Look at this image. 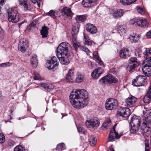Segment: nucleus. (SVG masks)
I'll return each instance as SVG.
<instances>
[{
	"label": "nucleus",
	"mask_w": 151,
	"mask_h": 151,
	"mask_svg": "<svg viewBox=\"0 0 151 151\" xmlns=\"http://www.w3.org/2000/svg\"><path fill=\"white\" fill-rule=\"evenodd\" d=\"M118 81L117 79L113 77L111 74H108L104 76L99 80V83L101 84L109 83H116Z\"/></svg>",
	"instance_id": "423d86ee"
},
{
	"label": "nucleus",
	"mask_w": 151,
	"mask_h": 151,
	"mask_svg": "<svg viewBox=\"0 0 151 151\" xmlns=\"http://www.w3.org/2000/svg\"><path fill=\"white\" fill-rule=\"evenodd\" d=\"M145 142V151H150L149 145L146 139Z\"/></svg>",
	"instance_id": "3c124183"
},
{
	"label": "nucleus",
	"mask_w": 151,
	"mask_h": 151,
	"mask_svg": "<svg viewBox=\"0 0 151 151\" xmlns=\"http://www.w3.org/2000/svg\"><path fill=\"white\" fill-rule=\"evenodd\" d=\"M93 58L96 60L98 63L101 65H103V63L102 61L99 58V57L98 55V53L97 52H94L93 54Z\"/></svg>",
	"instance_id": "72a5a7b5"
},
{
	"label": "nucleus",
	"mask_w": 151,
	"mask_h": 151,
	"mask_svg": "<svg viewBox=\"0 0 151 151\" xmlns=\"http://www.w3.org/2000/svg\"><path fill=\"white\" fill-rule=\"evenodd\" d=\"M58 64V62L56 57L53 56L51 60L48 61L47 65L49 69H53L57 66Z\"/></svg>",
	"instance_id": "4468645a"
},
{
	"label": "nucleus",
	"mask_w": 151,
	"mask_h": 151,
	"mask_svg": "<svg viewBox=\"0 0 151 151\" xmlns=\"http://www.w3.org/2000/svg\"><path fill=\"white\" fill-rule=\"evenodd\" d=\"M73 45L75 49H77L80 46V43L77 41H75L74 43H73Z\"/></svg>",
	"instance_id": "4d7b16f0"
},
{
	"label": "nucleus",
	"mask_w": 151,
	"mask_h": 151,
	"mask_svg": "<svg viewBox=\"0 0 151 151\" xmlns=\"http://www.w3.org/2000/svg\"><path fill=\"white\" fill-rule=\"evenodd\" d=\"M137 11L138 12L142 15L144 14V11L142 7L139 6L137 7Z\"/></svg>",
	"instance_id": "864d4df0"
},
{
	"label": "nucleus",
	"mask_w": 151,
	"mask_h": 151,
	"mask_svg": "<svg viewBox=\"0 0 151 151\" xmlns=\"http://www.w3.org/2000/svg\"><path fill=\"white\" fill-rule=\"evenodd\" d=\"M130 23L132 24L142 27H147L149 24L146 19H143L139 18H135L131 19Z\"/></svg>",
	"instance_id": "20e7f679"
},
{
	"label": "nucleus",
	"mask_w": 151,
	"mask_h": 151,
	"mask_svg": "<svg viewBox=\"0 0 151 151\" xmlns=\"http://www.w3.org/2000/svg\"><path fill=\"white\" fill-rule=\"evenodd\" d=\"M124 13L123 10L120 9L114 11L112 15L114 19H117L122 16Z\"/></svg>",
	"instance_id": "b1692460"
},
{
	"label": "nucleus",
	"mask_w": 151,
	"mask_h": 151,
	"mask_svg": "<svg viewBox=\"0 0 151 151\" xmlns=\"http://www.w3.org/2000/svg\"><path fill=\"white\" fill-rule=\"evenodd\" d=\"M143 54L145 55V58H146L147 55L149 54H151V48H146Z\"/></svg>",
	"instance_id": "de8ad7c7"
},
{
	"label": "nucleus",
	"mask_w": 151,
	"mask_h": 151,
	"mask_svg": "<svg viewBox=\"0 0 151 151\" xmlns=\"http://www.w3.org/2000/svg\"><path fill=\"white\" fill-rule=\"evenodd\" d=\"M40 86L41 87L46 89L47 84L44 83H40Z\"/></svg>",
	"instance_id": "13d9d810"
},
{
	"label": "nucleus",
	"mask_w": 151,
	"mask_h": 151,
	"mask_svg": "<svg viewBox=\"0 0 151 151\" xmlns=\"http://www.w3.org/2000/svg\"><path fill=\"white\" fill-rule=\"evenodd\" d=\"M65 144L62 143L58 144L56 147V149L58 151H62L65 149Z\"/></svg>",
	"instance_id": "58836bf2"
},
{
	"label": "nucleus",
	"mask_w": 151,
	"mask_h": 151,
	"mask_svg": "<svg viewBox=\"0 0 151 151\" xmlns=\"http://www.w3.org/2000/svg\"><path fill=\"white\" fill-rule=\"evenodd\" d=\"M96 139L93 136H92L90 139V144L92 146H94L96 144Z\"/></svg>",
	"instance_id": "a19ab883"
},
{
	"label": "nucleus",
	"mask_w": 151,
	"mask_h": 151,
	"mask_svg": "<svg viewBox=\"0 0 151 151\" xmlns=\"http://www.w3.org/2000/svg\"><path fill=\"white\" fill-rule=\"evenodd\" d=\"M137 101V99L136 98L133 96H130L125 100L126 105L129 107L134 106L136 105Z\"/></svg>",
	"instance_id": "ddd939ff"
},
{
	"label": "nucleus",
	"mask_w": 151,
	"mask_h": 151,
	"mask_svg": "<svg viewBox=\"0 0 151 151\" xmlns=\"http://www.w3.org/2000/svg\"><path fill=\"white\" fill-rule=\"evenodd\" d=\"M118 105L116 100L113 98L107 99L105 103V108L108 110H113L116 109Z\"/></svg>",
	"instance_id": "0eeeda50"
},
{
	"label": "nucleus",
	"mask_w": 151,
	"mask_h": 151,
	"mask_svg": "<svg viewBox=\"0 0 151 151\" xmlns=\"http://www.w3.org/2000/svg\"><path fill=\"white\" fill-rule=\"evenodd\" d=\"M98 0H83L82 4L85 7H89L91 6L92 3H95Z\"/></svg>",
	"instance_id": "a878e982"
},
{
	"label": "nucleus",
	"mask_w": 151,
	"mask_h": 151,
	"mask_svg": "<svg viewBox=\"0 0 151 151\" xmlns=\"http://www.w3.org/2000/svg\"><path fill=\"white\" fill-rule=\"evenodd\" d=\"M140 122L139 118L136 115H134L132 117L130 124L131 125L140 126Z\"/></svg>",
	"instance_id": "5701e85b"
},
{
	"label": "nucleus",
	"mask_w": 151,
	"mask_h": 151,
	"mask_svg": "<svg viewBox=\"0 0 151 151\" xmlns=\"http://www.w3.org/2000/svg\"><path fill=\"white\" fill-rule=\"evenodd\" d=\"M76 19L79 22H84L86 19V17L83 15L78 16L77 17Z\"/></svg>",
	"instance_id": "c03bdc74"
},
{
	"label": "nucleus",
	"mask_w": 151,
	"mask_h": 151,
	"mask_svg": "<svg viewBox=\"0 0 151 151\" xmlns=\"http://www.w3.org/2000/svg\"><path fill=\"white\" fill-rule=\"evenodd\" d=\"M57 56L60 62L62 64L66 65L69 63L68 54L66 55H57Z\"/></svg>",
	"instance_id": "a211bd4d"
},
{
	"label": "nucleus",
	"mask_w": 151,
	"mask_h": 151,
	"mask_svg": "<svg viewBox=\"0 0 151 151\" xmlns=\"http://www.w3.org/2000/svg\"><path fill=\"white\" fill-rule=\"evenodd\" d=\"M87 30L91 34H95L97 31L96 27L93 24H88L86 26Z\"/></svg>",
	"instance_id": "4be33fe9"
},
{
	"label": "nucleus",
	"mask_w": 151,
	"mask_h": 151,
	"mask_svg": "<svg viewBox=\"0 0 151 151\" xmlns=\"http://www.w3.org/2000/svg\"><path fill=\"white\" fill-rule=\"evenodd\" d=\"M70 46V44L67 42H62L57 47L58 52L57 55H66L68 54V48Z\"/></svg>",
	"instance_id": "7ed1b4c3"
},
{
	"label": "nucleus",
	"mask_w": 151,
	"mask_h": 151,
	"mask_svg": "<svg viewBox=\"0 0 151 151\" xmlns=\"http://www.w3.org/2000/svg\"><path fill=\"white\" fill-rule=\"evenodd\" d=\"M46 15L51 17L53 18H56L58 15V12L53 10H51L49 12L46 13Z\"/></svg>",
	"instance_id": "ea45409f"
},
{
	"label": "nucleus",
	"mask_w": 151,
	"mask_h": 151,
	"mask_svg": "<svg viewBox=\"0 0 151 151\" xmlns=\"http://www.w3.org/2000/svg\"><path fill=\"white\" fill-rule=\"evenodd\" d=\"M130 132L133 134L137 133L139 131V126L131 125Z\"/></svg>",
	"instance_id": "2f4dec72"
},
{
	"label": "nucleus",
	"mask_w": 151,
	"mask_h": 151,
	"mask_svg": "<svg viewBox=\"0 0 151 151\" xmlns=\"http://www.w3.org/2000/svg\"><path fill=\"white\" fill-rule=\"evenodd\" d=\"M142 69L146 76H151V57L144 61L142 64Z\"/></svg>",
	"instance_id": "f03ea898"
},
{
	"label": "nucleus",
	"mask_w": 151,
	"mask_h": 151,
	"mask_svg": "<svg viewBox=\"0 0 151 151\" xmlns=\"http://www.w3.org/2000/svg\"><path fill=\"white\" fill-rule=\"evenodd\" d=\"M17 11L14 9H9L7 10L8 14V20L10 22L16 23L17 22L19 19V15Z\"/></svg>",
	"instance_id": "39448f33"
},
{
	"label": "nucleus",
	"mask_w": 151,
	"mask_h": 151,
	"mask_svg": "<svg viewBox=\"0 0 151 151\" xmlns=\"http://www.w3.org/2000/svg\"><path fill=\"white\" fill-rule=\"evenodd\" d=\"M34 80H42L40 75L37 72L34 73Z\"/></svg>",
	"instance_id": "09e8293b"
},
{
	"label": "nucleus",
	"mask_w": 151,
	"mask_h": 151,
	"mask_svg": "<svg viewBox=\"0 0 151 151\" xmlns=\"http://www.w3.org/2000/svg\"><path fill=\"white\" fill-rule=\"evenodd\" d=\"M74 71L73 70H70L66 75L65 77L67 82L72 83H73Z\"/></svg>",
	"instance_id": "aec40b11"
},
{
	"label": "nucleus",
	"mask_w": 151,
	"mask_h": 151,
	"mask_svg": "<svg viewBox=\"0 0 151 151\" xmlns=\"http://www.w3.org/2000/svg\"><path fill=\"white\" fill-rule=\"evenodd\" d=\"M48 29V28L45 26H44L42 27V30L40 31V33L43 38L46 37H47Z\"/></svg>",
	"instance_id": "c756f323"
},
{
	"label": "nucleus",
	"mask_w": 151,
	"mask_h": 151,
	"mask_svg": "<svg viewBox=\"0 0 151 151\" xmlns=\"http://www.w3.org/2000/svg\"><path fill=\"white\" fill-rule=\"evenodd\" d=\"M130 109L128 108H119L118 110L117 115L124 118H126L130 114Z\"/></svg>",
	"instance_id": "9d476101"
},
{
	"label": "nucleus",
	"mask_w": 151,
	"mask_h": 151,
	"mask_svg": "<svg viewBox=\"0 0 151 151\" xmlns=\"http://www.w3.org/2000/svg\"><path fill=\"white\" fill-rule=\"evenodd\" d=\"M129 39L132 42H137L139 40V36L136 34H134L130 36Z\"/></svg>",
	"instance_id": "7c9ffc66"
},
{
	"label": "nucleus",
	"mask_w": 151,
	"mask_h": 151,
	"mask_svg": "<svg viewBox=\"0 0 151 151\" xmlns=\"http://www.w3.org/2000/svg\"><path fill=\"white\" fill-rule=\"evenodd\" d=\"M81 50L85 52L88 55H89V52H90L88 49L85 47H82L81 48Z\"/></svg>",
	"instance_id": "603ef678"
},
{
	"label": "nucleus",
	"mask_w": 151,
	"mask_h": 151,
	"mask_svg": "<svg viewBox=\"0 0 151 151\" xmlns=\"http://www.w3.org/2000/svg\"><path fill=\"white\" fill-rule=\"evenodd\" d=\"M116 126V124H115L113 127V128L111 129H114V131H115V127Z\"/></svg>",
	"instance_id": "774afa93"
},
{
	"label": "nucleus",
	"mask_w": 151,
	"mask_h": 151,
	"mask_svg": "<svg viewBox=\"0 0 151 151\" xmlns=\"http://www.w3.org/2000/svg\"><path fill=\"white\" fill-rule=\"evenodd\" d=\"M111 124V121L110 119L105 122L102 125V126L105 128L107 129L110 126Z\"/></svg>",
	"instance_id": "79ce46f5"
},
{
	"label": "nucleus",
	"mask_w": 151,
	"mask_h": 151,
	"mask_svg": "<svg viewBox=\"0 0 151 151\" xmlns=\"http://www.w3.org/2000/svg\"><path fill=\"white\" fill-rule=\"evenodd\" d=\"M30 62L32 67L34 68L37 67L38 64L37 56L36 55L33 54L30 59Z\"/></svg>",
	"instance_id": "393cba45"
},
{
	"label": "nucleus",
	"mask_w": 151,
	"mask_h": 151,
	"mask_svg": "<svg viewBox=\"0 0 151 151\" xmlns=\"http://www.w3.org/2000/svg\"><path fill=\"white\" fill-rule=\"evenodd\" d=\"M29 46L28 41L25 39H21L19 42L18 49L23 53L25 52Z\"/></svg>",
	"instance_id": "9b49d317"
},
{
	"label": "nucleus",
	"mask_w": 151,
	"mask_h": 151,
	"mask_svg": "<svg viewBox=\"0 0 151 151\" xmlns=\"http://www.w3.org/2000/svg\"><path fill=\"white\" fill-rule=\"evenodd\" d=\"M84 37L85 40V44L88 46H91L93 42L90 40L88 35L84 34Z\"/></svg>",
	"instance_id": "473e14b6"
},
{
	"label": "nucleus",
	"mask_w": 151,
	"mask_h": 151,
	"mask_svg": "<svg viewBox=\"0 0 151 151\" xmlns=\"http://www.w3.org/2000/svg\"><path fill=\"white\" fill-rule=\"evenodd\" d=\"M117 29L118 32L121 35H122L125 33V30L124 27L122 26L119 25L117 26Z\"/></svg>",
	"instance_id": "4c0bfd02"
},
{
	"label": "nucleus",
	"mask_w": 151,
	"mask_h": 151,
	"mask_svg": "<svg viewBox=\"0 0 151 151\" xmlns=\"http://www.w3.org/2000/svg\"><path fill=\"white\" fill-rule=\"evenodd\" d=\"M38 22L37 21H33L30 24L29 26L27 27V29L29 30H30L31 28L30 27H34L38 23Z\"/></svg>",
	"instance_id": "a18cd8bd"
},
{
	"label": "nucleus",
	"mask_w": 151,
	"mask_h": 151,
	"mask_svg": "<svg viewBox=\"0 0 151 151\" xmlns=\"http://www.w3.org/2000/svg\"><path fill=\"white\" fill-rule=\"evenodd\" d=\"M109 149L110 150V151H114V149L112 148V147H110L109 148Z\"/></svg>",
	"instance_id": "69168bd1"
},
{
	"label": "nucleus",
	"mask_w": 151,
	"mask_h": 151,
	"mask_svg": "<svg viewBox=\"0 0 151 151\" xmlns=\"http://www.w3.org/2000/svg\"><path fill=\"white\" fill-rule=\"evenodd\" d=\"M15 144L14 142L11 140H9L7 142L8 146L10 147H13Z\"/></svg>",
	"instance_id": "5fc2aeb1"
},
{
	"label": "nucleus",
	"mask_w": 151,
	"mask_h": 151,
	"mask_svg": "<svg viewBox=\"0 0 151 151\" xmlns=\"http://www.w3.org/2000/svg\"><path fill=\"white\" fill-rule=\"evenodd\" d=\"M72 41L73 43H74V42L75 41H76V37H74L72 38Z\"/></svg>",
	"instance_id": "0e129e2a"
},
{
	"label": "nucleus",
	"mask_w": 151,
	"mask_h": 151,
	"mask_svg": "<svg viewBox=\"0 0 151 151\" xmlns=\"http://www.w3.org/2000/svg\"><path fill=\"white\" fill-rule=\"evenodd\" d=\"M14 151H24L22 146L19 145L16 146L14 149Z\"/></svg>",
	"instance_id": "49530a36"
},
{
	"label": "nucleus",
	"mask_w": 151,
	"mask_h": 151,
	"mask_svg": "<svg viewBox=\"0 0 151 151\" xmlns=\"http://www.w3.org/2000/svg\"><path fill=\"white\" fill-rule=\"evenodd\" d=\"M129 50L126 48H123L120 50L119 53L120 57L125 58L129 54Z\"/></svg>",
	"instance_id": "cd10ccee"
},
{
	"label": "nucleus",
	"mask_w": 151,
	"mask_h": 151,
	"mask_svg": "<svg viewBox=\"0 0 151 151\" xmlns=\"http://www.w3.org/2000/svg\"><path fill=\"white\" fill-rule=\"evenodd\" d=\"M136 1L137 0H120L121 3L124 5H130Z\"/></svg>",
	"instance_id": "e433bc0d"
},
{
	"label": "nucleus",
	"mask_w": 151,
	"mask_h": 151,
	"mask_svg": "<svg viewBox=\"0 0 151 151\" xmlns=\"http://www.w3.org/2000/svg\"><path fill=\"white\" fill-rule=\"evenodd\" d=\"M27 0H19V4L23 6L24 9L27 10L28 9V5L27 3Z\"/></svg>",
	"instance_id": "f704fd0d"
},
{
	"label": "nucleus",
	"mask_w": 151,
	"mask_h": 151,
	"mask_svg": "<svg viewBox=\"0 0 151 151\" xmlns=\"http://www.w3.org/2000/svg\"><path fill=\"white\" fill-rule=\"evenodd\" d=\"M121 135L118 134L114 129H111L109 135V139L110 141H113L115 139L119 138Z\"/></svg>",
	"instance_id": "f3484780"
},
{
	"label": "nucleus",
	"mask_w": 151,
	"mask_h": 151,
	"mask_svg": "<svg viewBox=\"0 0 151 151\" xmlns=\"http://www.w3.org/2000/svg\"><path fill=\"white\" fill-rule=\"evenodd\" d=\"M63 14L68 17H70L72 15V13L70 8L65 7L62 9Z\"/></svg>",
	"instance_id": "c85d7f7f"
},
{
	"label": "nucleus",
	"mask_w": 151,
	"mask_h": 151,
	"mask_svg": "<svg viewBox=\"0 0 151 151\" xmlns=\"http://www.w3.org/2000/svg\"><path fill=\"white\" fill-rule=\"evenodd\" d=\"M5 140V136L2 133H0V143H4Z\"/></svg>",
	"instance_id": "8fccbe9b"
},
{
	"label": "nucleus",
	"mask_w": 151,
	"mask_h": 151,
	"mask_svg": "<svg viewBox=\"0 0 151 151\" xmlns=\"http://www.w3.org/2000/svg\"><path fill=\"white\" fill-rule=\"evenodd\" d=\"M147 78L144 76H139L132 82L133 85L135 86H143L145 83Z\"/></svg>",
	"instance_id": "6e6552de"
},
{
	"label": "nucleus",
	"mask_w": 151,
	"mask_h": 151,
	"mask_svg": "<svg viewBox=\"0 0 151 151\" xmlns=\"http://www.w3.org/2000/svg\"><path fill=\"white\" fill-rule=\"evenodd\" d=\"M4 3V0H0V6H3Z\"/></svg>",
	"instance_id": "e2e57ef3"
},
{
	"label": "nucleus",
	"mask_w": 151,
	"mask_h": 151,
	"mask_svg": "<svg viewBox=\"0 0 151 151\" xmlns=\"http://www.w3.org/2000/svg\"><path fill=\"white\" fill-rule=\"evenodd\" d=\"M143 112L145 117L144 124H151V109L144 107Z\"/></svg>",
	"instance_id": "1a4fd4ad"
},
{
	"label": "nucleus",
	"mask_w": 151,
	"mask_h": 151,
	"mask_svg": "<svg viewBox=\"0 0 151 151\" xmlns=\"http://www.w3.org/2000/svg\"><path fill=\"white\" fill-rule=\"evenodd\" d=\"M77 129L78 132H82L83 130V128L81 127H77Z\"/></svg>",
	"instance_id": "680f3d73"
},
{
	"label": "nucleus",
	"mask_w": 151,
	"mask_h": 151,
	"mask_svg": "<svg viewBox=\"0 0 151 151\" xmlns=\"http://www.w3.org/2000/svg\"><path fill=\"white\" fill-rule=\"evenodd\" d=\"M150 100H151V86H149L148 91L143 99V101L145 104H149Z\"/></svg>",
	"instance_id": "412c9836"
},
{
	"label": "nucleus",
	"mask_w": 151,
	"mask_h": 151,
	"mask_svg": "<svg viewBox=\"0 0 151 151\" xmlns=\"http://www.w3.org/2000/svg\"><path fill=\"white\" fill-rule=\"evenodd\" d=\"M130 66L129 67L130 71L134 69L139 65V62L138 61L136 58L134 57L131 58L130 59Z\"/></svg>",
	"instance_id": "6ab92c4d"
},
{
	"label": "nucleus",
	"mask_w": 151,
	"mask_h": 151,
	"mask_svg": "<svg viewBox=\"0 0 151 151\" xmlns=\"http://www.w3.org/2000/svg\"><path fill=\"white\" fill-rule=\"evenodd\" d=\"M79 24L78 23L75 24L73 26L71 33L73 36H75L76 35L78 34L79 32Z\"/></svg>",
	"instance_id": "bb28decb"
},
{
	"label": "nucleus",
	"mask_w": 151,
	"mask_h": 151,
	"mask_svg": "<svg viewBox=\"0 0 151 151\" xmlns=\"http://www.w3.org/2000/svg\"><path fill=\"white\" fill-rule=\"evenodd\" d=\"M142 51L139 48H137L135 51V55L138 57H140L142 55Z\"/></svg>",
	"instance_id": "37998d69"
},
{
	"label": "nucleus",
	"mask_w": 151,
	"mask_h": 151,
	"mask_svg": "<svg viewBox=\"0 0 151 151\" xmlns=\"http://www.w3.org/2000/svg\"><path fill=\"white\" fill-rule=\"evenodd\" d=\"M54 88V86L51 84H47L46 90H48L53 89Z\"/></svg>",
	"instance_id": "6e6d98bb"
},
{
	"label": "nucleus",
	"mask_w": 151,
	"mask_h": 151,
	"mask_svg": "<svg viewBox=\"0 0 151 151\" xmlns=\"http://www.w3.org/2000/svg\"><path fill=\"white\" fill-rule=\"evenodd\" d=\"M84 79V75L81 74H78L77 76L75 79V81L76 83H79L83 82Z\"/></svg>",
	"instance_id": "c9c22d12"
},
{
	"label": "nucleus",
	"mask_w": 151,
	"mask_h": 151,
	"mask_svg": "<svg viewBox=\"0 0 151 151\" xmlns=\"http://www.w3.org/2000/svg\"><path fill=\"white\" fill-rule=\"evenodd\" d=\"M9 63H2L0 64V66L2 67H6L8 65V64H9Z\"/></svg>",
	"instance_id": "bf43d9fd"
},
{
	"label": "nucleus",
	"mask_w": 151,
	"mask_h": 151,
	"mask_svg": "<svg viewBox=\"0 0 151 151\" xmlns=\"http://www.w3.org/2000/svg\"><path fill=\"white\" fill-rule=\"evenodd\" d=\"M33 3H36L37 2V0H30Z\"/></svg>",
	"instance_id": "338daca9"
},
{
	"label": "nucleus",
	"mask_w": 151,
	"mask_h": 151,
	"mask_svg": "<svg viewBox=\"0 0 151 151\" xmlns=\"http://www.w3.org/2000/svg\"><path fill=\"white\" fill-rule=\"evenodd\" d=\"M146 36L148 38H151V31H149L147 33Z\"/></svg>",
	"instance_id": "052dcab7"
},
{
	"label": "nucleus",
	"mask_w": 151,
	"mask_h": 151,
	"mask_svg": "<svg viewBox=\"0 0 151 151\" xmlns=\"http://www.w3.org/2000/svg\"><path fill=\"white\" fill-rule=\"evenodd\" d=\"M103 72V69L100 67H98L93 70L91 73V76L94 79H97Z\"/></svg>",
	"instance_id": "dca6fc26"
},
{
	"label": "nucleus",
	"mask_w": 151,
	"mask_h": 151,
	"mask_svg": "<svg viewBox=\"0 0 151 151\" xmlns=\"http://www.w3.org/2000/svg\"><path fill=\"white\" fill-rule=\"evenodd\" d=\"M69 97L70 103L75 108H82L88 104L87 92L83 89H73Z\"/></svg>",
	"instance_id": "f257e3e1"
},
{
	"label": "nucleus",
	"mask_w": 151,
	"mask_h": 151,
	"mask_svg": "<svg viewBox=\"0 0 151 151\" xmlns=\"http://www.w3.org/2000/svg\"><path fill=\"white\" fill-rule=\"evenodd\" d=\"M99 123L96 119H91L88 120L86 122V125L88 127H92L95 129L99 126Z\"/></svg>",
	"instance_id": "2eb2a0df"
},
{
	"label": "nucleus",
	"mask_w": 151,
	"mask_h": 151,
	"mask_svg": "<svg viewBox=\"0 0 151 151\" xmlns=\"http://www.w3.org/2000/svg\"><path fill=\"white\" fill-rule=\"evenodd\" d=\"M142 126L140 132L143 135L148 136L151 133V124H144Z\"/></svg>",
	"instance_id": "f8f14e48"
}]
</instances>
